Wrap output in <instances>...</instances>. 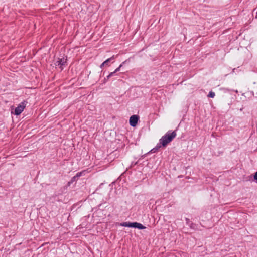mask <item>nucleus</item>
<instances>
[{
  "label": "nucleus",
  "instance_id": "f257e3e1",
  "mask_svg": "<svg viewBox=\"0 0 257 257\" xmlns=\"http://www.w3.org/2000/svg\"><path fill=\"white\" fill-rule=\"evenodd\" d=\"M176 136V133L175 131H168L164 136L162 137L159 140V143L157 144L155 148L151 150V151L155 153L161 147H166Z\"/></svg>",
  "mask_w": 257,
  "mask_h": 257
},
{
  "label": "nucleus",
  "instance_id": "f03ea898",
  "mask_svg": "<svg viewBox=\"0 0 257 257\" xmlns=\"http://www.w3.org/2000/svg\"><path fill=\"white\" fill-rule=\"evenodd\" d=\"M26 102L24 101L18 105L15 109V115H20L26 107Z\"/></svg>",
  "mask_w": 257,
  "mask_h": 257
},
{
  "label": "nucleus",
  "instance_id": "7ed1b4c3",
  "mask_svg": "<svg viewBox=\"0 0 257 257\" xmlns=\"http://www.w3.org/2000/svg\"><path fill=\"white\" fill-rule=\"evenodd\" d=\"M67 62V59L65 57L59 58L56 61L55 65L56 66L59 67L61 70L63 69V66H65Z\"/></svg>",
  "mask_w": 257,
  "mask_h": 257
},
{
  "label": "nucleus",
  "instance_id": "20e7f679",
  "mask_svg": "<svg viewBox=\"0 0 257 257\" xmlns=\"http://www.w3.org/2000/svg\"><path fill=\"white\" fill-rule=\"evenodd\" d=\"M139 120V117L136 115H132L130 118V124L132 126H135Z\"/></svg>",
  "mask_w": 257,
  "mask_h": 257
},
{
  "label": "nucleus",
  "instance_id": "39448f33",
  "mask_svg": "<svg viewBox=\"0 0 257 257\" xmlns=\"http://www.w3.org/2000/svg\"><path fill=\"white\" fill-rule=\"evenodd\" d=\"M115 58V56L114 55H113L111 57L107 59L103 62L106 64V65H108V62H109L110 61L114 60Z\"/></svg>",
  "mask_w": 257,
  "mask_h": 257
},
{
  "label": "nucleus",
  "instance_id": "423d86ee",
  "mask_svg": "<svg viewBox=\"0 0 257 257\" xmlns=\"http://www.w3.org/2000/svg\"><path fill=\"white\" fill-rule=\"evenodd\" d=\"M131 222H123L121 224V225L124 227H131Z\"/></svg>",
  "mask_w": 257,
  "mask_h": 257
},
{
  "label": "nucleus",
  "instance_id": "0eeeda50",
  "mask_svg": "<svg viewBox=\"0 0 257 257\" xmlns=\"http://www.w3.org/2000/svg\"><path fill=\"white\" fill-rule=\"evenodd\" d=\"M137 228L139 229H144L146 228V227L140 223H137Z\"/></svg>",
  "mask_w": 257,
  "mask_h": 257
},
{
  "label": "nucleus",
  "instance_id": "6e6552de",
  "mask_svg": "<svg viewBox=\"0 0 257 257\" xmlns=\"http://www.w3.org/2000/svg\"><path fill=\"white\" fill-rule=\"evenodd\" d=\"M116 72L114 71L112 72H111L107 77V79L108 80L110 77L113 76L114 75V74L116 73Z\"/></svg>",
  "mask_w": 257,
  "mask_h": 257
},
{
  "label": "nucleus",
  "instance_id": "1a4fd4ad",
  "mask_svg": "<svg viewBox=\"0 0 257 257\" xmlns=\"http://www.w3.org/2000/svg\"><path fill=\"white\" fill-rule=\"evenodd\" d=\"M138 222H133L131 223V227L136 228Z\"/></svg>",
  "mask_w": 257,
  "mask_h": 257
},
{
  "label": "nucleus",
  "instance_id": "9d476101",
  "mask_svg": "<svg viewBox=\"0 0 257 257\" xmlns=\"http://www.w3.org/2000/svg\"><path fill=\"white\" fill-rule=\"evenodd\" d=\"M122 66V64H120L119 66L115 70V72H117L120 70V68Z\"/></svg>",
  "mask_w": 257,
  "mask_h": 257
},
{
  "label": "nucleus",
  "instance_id": "9b49d317",
  "mask_svg": "<svg viewBox=\"0 0 257 257\" xmlns=\"http://www.w3.org/2000/svg\"><path fill=\"white\" fill-rule=\"evenodd\" d=\"M82 172L77 173L75 175V177L78 178V177H80L82 175Z\"/></svg>",
  "mask_w": 257,
  "mask_h": 257
},
{
  "label": "nucleus",
  "instance_id": "f8f14e48",
  "mask_svg": "<svg viewBox=\"0 0 257 257\" xmlns=\"http://www.w3.org/2000/svg\"><path fill=\"white\" fill-rule=\"evenodd\" d=\"M215 96V93L213 92H210V97L213 98Z\"/></svg>",
  "mask_w": 257,
  "mask_h": 257
},
{
  "label": "nucleus",
  "instance_id": "ddd939ff",
  "mask_svg": "<svg viewBox=\"0 0 257 257\" xmlns=\"http://www.w3.org/2000/svg\"><path fill=\"white\" fill-rule=\"evenodd\" d=\"M77 178V177H75V176H74V177H73L72 178L71 182H73V181H75V180H76V179Z\"/></svg>",
  "mask_w": 257,
  "mask_h": 257
},
{
  "label": "nucleus",
  "instance_id": "4468645a",
  "mask_svg": "<svg viewBox=\"0 0 257 257\" xmlns=\"http://www.w3.org/2000/svg\"><path fill=\"white\" fill-rule=\"evenodd\" d=\"M254 179L255 180H257V172L255 173L254 175Z\"/></svg>",
  "mask_w": 257,
  "mask_h": 257
},
{
  "label": "nucleus",
  "instance_id": "2eb2a0df",
  "mask_svg": "<svg viewBox=\"0 0 257 257\" xmlns=\"http://www.w3.org/2000/svg\"><path fill=\"white\" fill-rule=\"evenodd\" d=\"M105 65H106V64L103 62L100 65V68H102V67L104 66Z\"/></svg>",
  "mask_w": 257,
  "mask_h": 257
}]
</instances>
